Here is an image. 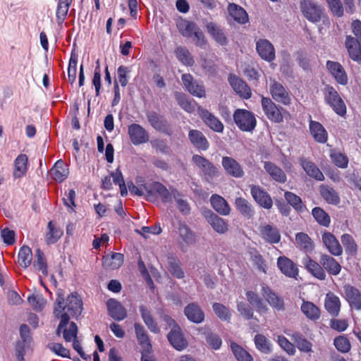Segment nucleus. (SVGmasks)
Returning <instances> with one entry per match:
<instances>
[{
    "mask_svg": "<svg viewBox=\"0 0 361 361\" xmlns=\"http://www.w3.org/2000/svg\"><path fill=\"white\" fill-rule=\"evenodd\" d=\"M228 80L234 91L241 97L246 99L251 97L252 92L250 88L242 79L231 75Z\"/></svg>",
    "mask_w": 361,
    "mask_h": 361,
    "instance_id": "25",
    "label": "nucleus"
},
{
    "mask_svg": "<svg viewBox=\"0 0 361 361\" xmlns=\"http://www.w3.org/2000/svg\"><path fill=\"white\" fill-rule=\"evenodd\" d=\"M63 333V337L66 342H71L76 338L78 327L75 322H71L66 324L61 331Z\"/></svg>",
    "mask_w": 361,
    "mask_h": 361,
    "instance_id": "57",
    "label": "nucleus"
},
{
    "mask_svg": "<svg viewBox=\"0 0 361 361\" xmlns=\"http://www.w3.org/2000/svg\"><path fill=\"white\" fill-rule=\"evenodd\" d=\"M184 314L192 322L200 324L204 319V314L200 307L194 302L188 305L184 309Z\"/></svg>",
    "mask_w": 361,
    "mask_h": 361,
    "instance_id": "29",
    "label": "nucleus"
},
{
    "mask_svg": "<svg viewBox=\"0 0 361 361\" xmlns=\"http://www.w3.org/2000/svg\"><path fill=\"white\" fill-rule=\"evenodd\" d=\"M28 158L26 154H20L14 160L13 176L20 178L25 175L27 171Z\"/></svg>",
    "mask_w": 361,
    "mask_h": 361,
    "instance_id": "40",
    "label": "nucleus"
},
{
    "mask_svg": "<svg viewBox=\"0 0 361 361\" xmlns=\"http://www.w3.org/2000/svg\"><path fill=\"white\" fill-rule=\"evenodd\" d=\"M319 192L322 198L329 204L337 205L340 202L338 193L329 185H322Z\"/></svg>",
    "mask_w": 361,
    "mask_h": 361,
    "instance_id": "41",
    "label": "nucleus"
},
{
    "mask_svg": "<svg viewBox=\"0 0 361 361\" xmlns=\"http://www.w3.org/2000/svg\"><path fill=\"white\" fill-rule=\"evenodd\" d=\"M178 233L180 238L188 245L193 244L195 242V237L185 224H180L178 228Z\"/></svg>",
    "mask_w": 361,
    "mask_h": 361,
    "instance_id": "58",
    "label": "nucleus"
},
{
    "mask_svg": "<svg viewBox=\"0 0 361 361\" xmlns=\"http://www.w3.org/2000/svg\"><path fill=\"white\" fill-rule=\"evenodd\" d=\"M255 344L257 350L264 354L270 353L271 345L267 338L262 334H257L255 337Z\"/></svg>",
    "mask_w": 361,
    "mask_h": 361,
    "instance_id": "55",
    "label": "nucleus"
},
{
    "mask_svg": "<svg viewBox=\"0 0 361 361\" xmlns=\"http://www.w3.org/2000/svg\"><path fill=\"white\" fill-rule=\"evenodd\" d=\"M297 245L306 252H310L314 248L313 242L307 234L305 233H298L295 235Z\"/></svg>",
    "mask_w": 361,
    "mask_h": 361,
    "instance_id": "51",
    "label": "nucleus"
},
{
    "mask_svg": "<svg viewBox=\"0 0 361 361\" xmlns=\"http://www.w3.org/2000/svg\"><path fill=\"white\" fill-rule=\"evenodd\" d=\"M73 0H59L56 11L58 26L62 28Z\"/></svg>",
    "mask_w": 361,
    "mask_h": 361,
    "instance_id": "39",
    "label": "nucleus"
},
{
    "mask_svg": "<svg viewBox=\"0 0 361 361\" xmlns=\"http://www.w3.org/2000/svg\"><path fill=\"white\" fill-rule=\"evenodd\" d=\"M322 242L328 251L334 256H340L343 253V249L336 238L329 232L322 234Z\"/></svg>",
    "mask_w": 361,
    "mask_h": 361,
    "instance_id": "24",
    "label": "nucleus"
},
{
    "mask_svg": "<svg viewBox=\"0 0 361 361\" xmlns=\"http://www.w3.org/2000/svg\"><path fill=\"white\" fill-rule=\"evenodd\" d=\"M207 32L214 40L221 46L228 43V39L221 27L215 23L210 22L206 25Z\"/></svg>",
    "mask_w": 361,
    "mask_h": 361,
    "instance_id": "30",
    "label": "nucleus"
},
{
    "mask_svg": "<svg viewBox=\"0 0 361 361\" xmlns=\"http://www.w3.org/2000/svg\"><path fill=\"white\" fill-rule=\"evenodd\" d=\"M123 255L114 252L111 255H106L103 258V266L110 269H116L123 263Z\"/></svg>",
    "mask_w": 361,
    "mask_h": 361,
    "instance_id": "46",
    "label": "nucleus"
},
{
    "mask_svg": "<svg viewBox=\"0 0 361 361\" xmlns=\"http://www.w3.org/2000/svg\"><path fill=\"white\" fill-rule=\"evenodd\" d=\"M324 271L330 275L337 276L341 271V264L331 256L323 254L319 259Z\"/></svg>",
    "mask_w": 361,
    "mask_h": 361,
    "instance_id": "27",
    "label": "nucleus"
},
{
    "mask_svg": "<svg viewBox=\"0 0 361 361\" xmlns=\"http://www.w3.org/2000/svg\"><path fill=\"white\" fill-rule=\"evenodd\" d=\"M345 298L350 307L361 310V292L354 286H344Z\"/></svg>",
    "mask_w": 361,
    "mask_h": 361,
    "instance_id": "20",
    "label": "nucleus"
},
{
    "mask_svg": "<svg viewBox=\"0 0 361 361\" xmlns=\"http://www.w3.org/2000/svg\"><path fill=\"white\" fill-rule=\"evenodd\" d=\"M175 53L177 59L183 65L192 66L194 64V59L187 48L184 47H178L176 48Z\"/></svg>",
    "mask_w": 361,
    "mask_h": 361,
    "instance_id": "53",
    "label": "nucleus"
},
{
    "mask_svg": "<svg viewBox=\"0 0 361 361\" xmlns=\"http://www.w3.org/2000/svg\"><path fill=\"white\" fill-rule=\"evenodd\" d=\"M300 164L306 173L317 180L322 181L324 180V176L317 166L312 161L305 159H300Z\"/></svg>",
    "mask_w": 361,
    "mask_h": 361,
    "instance_id": "33",
    "label": "nucleus"
},
{
    "mask_svg": "<svg viewBox=\"0 0 361 361\" xmlns=\"http://www.w3.org/2000/svg\"><path fill=\"white\" fill-rule=\"evenodd\" d=\"M261 237L270 244L278 243L281 240V234L277 228L269 225H262L259 228Z\"/></svg>",
    "mask_w": 361,
    "mask_h": 361,
    "instance_id": "22",
    "label": "nucleus"
},
{
    "mask_svg": "<svg viewBox=\"0 0 361 361\" xmlns=\"http://www.w3.org/2000/svg\"><path fill=\"white\" fill-rule=\"evenodd\" d=\"M192 162L200 170L201 176L209 183L219 176L218 168L203 156L194 154Z\"/></svg>",
    "mask_w": 361,
    "mask_h": 361,
    "instance_id": "3",
    "label": "nucleus"
},
{
    "mask_svg": "<svg viewBox=\"0 0 361 361\" xmlns=\"http://www.w3.org/2000/svg\"><path fill=\"white\" fill-rule=\"evenodd\" d=\"M264 169L275 181L280 183H284L287 180V176L285 172L274 163L271 161H264Z\"/></svg>",
    "mask_w": 361,
    "mask_h": 361,
    "instance_id": "32",
    "label": "nucleus"
},
{
    "mask_svg": "<svg viewBox=\"0 0 361 361\" xmlns=\"http://www.w3.org/2000/svg\"><path fill=\"white\" fill-rule=\"evenodd\" d=\"M176 25L180 33L186 37H192L193 32L197 27L195 23L185 19L178 20Z\"/></svg>",
    "mask_w": 361,
    "mask_h": 361,
    "instance_id": "47",
    "label": "nucleus"
},
{
    "mask_svg": "<svg viewBox=\"0 0 361 361\" xmlns=\"http://www.w3.org/2000/svg\"><path fill=\"white\" fill-rule=\"evenodd\" d=\"M334 344L336 348L341 353H348L350 350V343L344 336H339L334 338Z\"/></svg>",
    "mask_w": 361,
    "mask_h": 361,
    "instance_id": "63",
    "label": "nucleus"
},
{
    "mask_svg": "<svg viewBox=\"0 0 361 361\" xmlns=\"http://www.w3.org/2000/svg\"><path fill=\"white\" fill-rule=\"evenodd\" d=\"M128 133L134 145H139L149 141V134L140 125L133 123L128 126Z\"/></svg>",
    "mask_w": 361,
    "mask_h": 361,
    "instance_id": "12",
    "label": "nucleus"
},
{
    "mask_svg": "<svg viewBox=\"0 0 361 361\" xmlns=\"http://www.w3.org/2000/svg\"><path fill=\"white\" fill-rule=\"evenodd\" d=\"M49 231L47 233V242L48 244L56 243L62 235V232L56 228L51 221L48 224Z\"/></svg>",
    "mask_w": 361,
    "mask_h": 361,
    "instance_id": "64",
    "label": "nucleus"
},
{
    "mask_svg": "<svg viewBox=\"0 0 361 361\" xmlns=\"http://www.w3.org/2000/svg\"><path fill=\"white\" fill-rule=\"evenodd\" d=\"M148 122L156 130L164 131L167 126V121L164 117L155 111H148L146 114Z\"/></svg>",
    "mask_w": 361,
    "mask_h": 361,
    "instance_id": "42",
    "label": "nucleus"
},
{
    "mask_svg": "<svg viewBox=\"0 0 361 361\" xmlns=\"http://www.w3.org/2000/svg\"><path fill=\"white\" fill-rule=\"evenodd\" d=\"M233 117L236 126L243 131L252 132L256 127L255 116L248 110L238 109L234 111Z\"/></svg>",
    "mask_w": 361,
    "mask_h": 361,
    "instance_id": "5",
    "label": "nucleus"
},
{
    "mask_svg": "<svg viewBox=\"0 0 361 361\" xmlns=\"http://www.w3.org/2000/svg\"><path fill=\"white\" fill-rule=\"evenodd\" d=\"M277 266L280 271L289 278L295 279L298 275V269L296 264L285 256L277 259Z\"/></svg>",
    "mask_w": 361,
    "mask_h": 361,
    "instance_id": "21",
    "label": "nucleus"
},
{
    "mask_svg": "<svg viewBox=\"0 0 361 361\" xmlns=\"http://www.w3.org/2000/svg\"><path fill=\"white\" fill-rule=\"evenodd\" d=\"M181 80L185 88L193 96L199 98H203L206 96V91L202 83L194 80L190 74H183Z\"/></svg>",
    "mask_w": 361,
    "mask_h": 361,
    "instance_id": "9",
    "label": "nucleus"
},
{
    "mask_svg": "<svg viewBox=\"0 0 361 361\" xmlns=\"http://www.w3.org/2000/svg\"><path fill=\"white\" fill-rule=\"evenodd\" d=\"M341 302L340 298L334 293H326L324 299V308L333 317H337L341 312Z\"/></svg>",
    "mask_w": 361,
    "mask_h": 361,
    "instance_id": "23",
    "label": "nucleus"
},
{
    "mask_svg": "<svg viewBox=\"0 0 361 361\" xmlns=\"http://www.w3.org/2000/svg\"><path fill=\"white\" fill-rule=\"evenodd\" d=\"M300 8L303 16L310 22H319L324 13V8L312 0H301Z\"/></svg>",
    "mask_w": 361,
    "mask_h": 361,
    "instance_id": "4",
    "label": "nucleus"
},
{
    "mask_svg": "<svg viewBox=\"0 0 361 361\" xmlns=\"http://www.w3.org/2000/svg\"><path fill=\"white\" fill-rule=\"evenodd\" d=\"M341 243L345 247L346 252L352 255H355L357 251V245L353 238L348 233H345L341 236Z\"/></svg>",
    "mask_w": 361,
    "mask_h": 361,
    "instance_id": "60",
    "label": "nucleus"
},
{
    "mask_svg": "<svg viewBox=\"0 0 361 361\" xmlns=\"http://www.w3.org/2000/svg\"><path fill=\"white\" fill-rule=\"evenodd\" d=\"M32 259V253L31 249L28 246H23L18 252V262L19 264L23 267H28Z\"/></svg>",
    "mask_w": 361,
    "mask_h": 361,
    "instance_id": "52",
    "label": "nucleus"
},
{
    "mask_svg": "<svg viewBox=\"0 0 361 361\" xmlns=\"http://www.w3.org/2000/svg\"><path fill=\"white\" fill-rule=\"evenodd\" d=\"M312 214L316 221L321 226L329 227L331 223L329 215L322 208L314 207L312 210Z\"/></svg>",
    "mask_w": 361,
    "mask_h": 361,
    "instance_id": "49",
    "label": "nucleus"
},
{
    "mask_svg": "<svg viewBox=\"0 0 361 361\" xmlns=\"http://www.w3.org/2000/svg\"><path fill=\"white\" fill-rule=\"evenodd\" d=\"M235 206L240 214L247 219H252L255 214L252 204L243 197H237L235 200Z\"/></svg>",
    "mask_w": 361,
    "mask_h": 361,
    "instance_id": "35",
    "label": "nucleus"
},
{
    "mask_svg": "<svg viewBox=\"0 0 361 361\" xmlns=\"http://www.w3.org/2000/svg\"><path fill=\"white\" fill-rule=\"evenodd\" d=\"M188 138L192 145L198 149L206 151L209 147V143L204 134L198 130H190Z\"/></svg>",
    "mask_w": 361,
    "mask_h": 361,
    "instance_id": "31",
    "label": "nucleus"
},
{
    "mask_svg": "<svg viewBox=\"0 0 361 361\" xmlns=\"http://www.w3.org/2000/svg\"><path fill=\"white\" fill-rule=\"evenodd\" d=\"M231 348L238 361H254L252 357L238 344L231 343Z\"/></svg>",
    "mask_w": 361,
    "mask_h": 361,
    "instance_id": "56",
    "label": "nucleus"
},
{
    "mask_svg": "<svg viewBox=\"0 0 361 361\" xmlns=\"http://www.w3.org/2000/svg\"><path fill=\"white\" fill-rule=\"evenodd\" d=\"M246 297L249 303L254 306L260 314H266L269 311L267 305L263 300L255 292L249 290L246 292Z\"/></svg>",
    "mask_w": 361,
    "mask_h": 361,
    "instance_id": "44",
    "label": "nucleus"
},
{
    "mask_svg": "<svg viewBox=\"0 0 361 361\" xmlns=\"http://www.w3.org/2000/svg\"><path fill=\"white\" fill-rule=\"evenodd\" d=\"M250 193L255 201L262 207L269 209L273 201L270 195L259 185H250Z\"/></svg>",
    "mask_w": 361,
    "mask_h": 361,
    "instance_id": "13",
    "label": "nucleus"
},
{
    "mask_svg": "<svg viewBox=\"0 0 361 361\" xmlns=\"http://www.w3.org/2000/svg\"><path fill=\"white\" fill-rule=\"evenodd\" d=\"M361 43L358 42L354 37L347 35L345 38V45L348 50V54L352 60L360 62L361 61Z\"/></svg>",
    "mask_w": 361,
    "mask_h": 361,
    "instance_id": "28",
    "label": "nucleus"
},
{
    "mask_svg": "<svg viewBox=\"0 0 361 361\" xmlns=\"http://www.w3.org/2000/svg\"><path fill=\"white\" fill-rule=\"evenodd\" d=\"M256 49L260 57L268 62L275 59V49L273 44L267 39H260L256 43Z\"/></svg>",
    "mask_w": 361,
    "mask_h": 361,
    "instance_id": "16",
    "label": "nucleus"
},
{
    "mask_svg": "<svg viewBox=\"0 0 361 361\" xmlns=\"http://www.w3.org/2000/svg\"><path fill=\"white\" fill-rule=\"evenodd\" d=\"M169 271L177 279H183L185 276L183 270L180 266L179 261L171 258L169 261L168 264Z\"/></svg>",
    "mask_w": 361,
    "mask_h": 361,
    "instance_id": "61",
    "label": "nucleus"
},
{
    "mask_svg": "<svg viewBox=\"0 0 361 361\" xmlns=\"http://www.w3.org/2000/svg\"><path fill=\"white\" fill-rule=\"evenodd\" d=\"M309 128L312 136L316 142L323 144L326 142L328 133L319 122L310 120Z\"/></svg>",
    "mask_w": 361,
    "mask_h": 361,
    "instance_id": "34",
    "label": "nucleus"
},
{
    "mask_svg": "<svg viewBox=\"0 0 361 361\" xmlns=\"http://www.w3.org/2000/svg\"><path fill=\"white\" fill-rule=\"evenodd\" d=\"M262 109L267 117L273 122L281 123L283 121V116L280 109L272 102L270 98H262Z\"/></svg>",
    "mask_w": 361,
    "mask_h": 361,
    "instance_id": "11",
    "label": "nucleus"
},
{
    "mask_svg": "<svg viewBox=\"0 0 361 361\" xmlns=\"http://www.w3.org/2000/svg\"><path fill=\"white\" fill-rule=\"evenodd\" d=\"M221 164L226 173L234 178H242L245 174L241 165L231 157H224Z\"/></svg>",
    "mask_w": 361,
    "mask_h": 361,
    "instance_id": "17",
    "label": "nucleus"
},
{
    "mask_svg": "<svg viewBox=\"0 0 361 361\" xmlns=\"http://www.w3.org/2000/svg\"><path fill=\"white\" fill-rule=\"evenodd\" d=\"M215 314L223 321H228L231 319V314L228 307L218 302H214L212 305Z\"/></svg>",
    "mask_w": 361,
    "mask_h": 361,
    "instance_id": "59",
    "label": "nucleus"
},
{
    "mask_svg": "<svg viewBox=\"0 0 361 361\" xmlns=\"http://www.w3.org/2000/svg\"><path fill=\"white\" fill-rule=\"evenodd\" d=\"M175 98L178 104L185 111L193 113L195 111V102L194 100H190L183 93L176 92L175 93Z\"/></svg>",
    "mask_w": 361,
    "mask_h": 361,
    "instance_id": "48",
    "label": "nucleus"
},
{
    "mask_svg": "<svg viewBox=\"0 0 361 361\" xmlns=\"http://www.w3.org/2000/svg\"><path fill=\"white\" fill-rule=\"evenodd\" d=\"M167 338L172 346L178 350H183L188 345L178 326H175L171 329V331L168 334Z\"/></svg>",
    "mask_w": 361,
    "mask_h": 361,
    "instance_id": "26",
    "label": "nucleus"
},
{
    "mask_svg": "<svg viewBox=\"0 0 361 361\" xmlns=\"http://www.w3.org/2000/svg\"><path fill=\"white\" fill-rule=\"evenodd\" d=\"M228 11L230 16L240 24H245L248 21V16L245 9L241 6L230 4L228 6Z\"/></svg>",
    "mask_w": 361,
    "mask_h": 361,
    "instance_id": "45",
    "label": "nucleus"
},
{
    "mask_svg": "<svg viewBox=\"0 0 361 361\" xmlns=\"http://www.w3.org/2000/svg\"><path fill=\"white\" fill-rule=\"evenodd\" d=\"M285 199L293 207L298 210L302 211L304 205L300 197L291 192H286L284 194Z\"/></svg>",
    "mask_w": 361,
    "mask_h": 361,
    "instance_id": "62",
    "label": "nucleus"
},
{
    "mask_svg": "<svg viewBox=\"0 0 361 361\" xmlns=\"http://www.w3.org/2000/svg\"><path fill=\"white\" fill-rule=\"evenodd\" d=\"M139 310L142 317V319L148 329L154 334L159 332V328L157 322L154 320L151 310L146 306L141 305L139 307Z\"/></svg>",
    "mask_w": 361,
    "mask_h": 361,
    "instance_id": "38",
    "label": "nucleus"
},
{
    "mask_svg": "<svg viewBox=\"0 0 361 361\" xmlns=\"http://www.w3.org/2000/svg\"><path fill=\"white\" fill-rule=\"evenodd\" d=\"M210 202L213 209L219 214L227 216L231 212V208L226 200L219 195H212Z\"/></svg>",
    "mask_w": 361,
    "mask_h": 361,
    "instance_id": "37",
    "label": "nucleus"
},
{
    "mask_svg": "<svg viewBox=\"0 0 361 361\" xmlns=\"http://www.w3.org/2000/svg\"><path fill=\"white\" fill-rule=\"evenodd\" d=\"M260 293L273 309L277 311H283L285 310L283 299L279 297L268 286L262 284Z\"/></svg>",
    "mask_w": 361,
    "mask_h": 361,
    "instance_id": "8",
    "label": "nucleus"
},
{
    "mask_svg": "<svg viewBox=\"0 0 361 361\" xmlns=\"http://www.w3.org/2000/svg\"><path fill=\"white\" fill-rule=\"evenodd\" d=\"M324 97L326 104L338 115L343 116L346 113V106L336 89L326 85L324 89Z\"/></svg>",
    "mask_w": 361,
    "mask_h": 361,
    "instance_id": "6",
    "label": "nucleus"
},
{
    "mask_svg": "<svg viewBox=\"0 0 361 361\" xmlns=\"http://www.w3.org/2000/svg\"><path fill=\"white\" fill-rule=\"evenodd\" d=\"M106 307L109 316L116 321L123 320L127 317V310L121 302L111 298L106 302Z\"/></svg>",
    "mask_w": 361,
    "mask_h": 361,
    "instance_id": "18",
    "label": "nucleus"
},
{
    "mask_svg": "<svg viewBox=\"0 0 361 361\" xmlns=\"http://www.w3.org/2000/svg\"><path fill=\"white\" fill-rule=\"evenodd\" d=\"M68 175L67 166L62 160L57 161L51 170V176L57 182L63 181Z\"/></svg>",
    "mask_w": 361,
    "mask_h": 361,
    "instance_id": "43",
    "label": "nucleus"
},
{
    "mask_svg": "<svg viewBox=\"0 0 361 361\" xmlns=\"http://www.w3.org/2000/svg\"><path fill=\"white\" fill-rule=\"evenodd\" d=\"M197 113L204 122L211 130L216 133H222L224 129L222 122L208 110L198 106Z\"/></svg>",
    "mask_w": 361,
    "mask_h": 361,
    "instance_id": "7",
    "label": "nucleus"
},
{
    "mask_svg": "<svg viewBox=\"0 0 361 361\" xmlns=\"http://www.w3.org/2000/svg\"><path fill=\"white\" fill-rule=\"evenodd\" d=\"M144 189L146 192V200L151 202H156L160 199L164 203H169L172 202L173 195L178 194L176 189L171 188L168 190L159 182L145 185Z\"/></svg>",
    "mask_w": 361,
    "mask_h": 361,
    "instance_id": "2",
    "label": "nucleus"
},
{
    "mask_svg": "<svg viewBox=\"0 0 361 361\" xmlns=\"http://www.w3.org/2000/svg\"><path fill=\"white\" fill-rule=\"evenodd\" d=\"M33 267L35 270L40 271L44 276L48 274L47 264L44 255L39 249L36 250L35 259L33 262Z\"/></svg>",
    "mask_w": 361,
    "mask_h": 361,
    "instance_id": "50",
    "label": "nucleus"
},
{
    "mask_svg": "<svg viewBox=\"0 0 361 361\" xmlns=\"http://www.w3.org/2000/svg\"><path fill=\"white\" fill-rule=\"evenodd\" d=\"M134 326L136 337L139 344L144 347H147V348H151L152 345L150 343V341L149 339L145 327L139 323H135Z\"/></svg>",
    "mask_w": 361,
    "mask_h": 361,
    "instance_id": "54",
    "label": "nucleus"
},
{
    "mask_svg": "<svg viewBox=\"0 0 361 361\" xmlns=\"http://www.w3.org/2000/svg\"><path fill=\"white\" fill-rule=\"evenodd\" d=\"M56 303V306L54 307V313L56 317L61 319L56 329V334L60 336L61 329L68 324L70 315L78 317L81 314L82 303L76 293L69 295L66 302L63 294L58 293Z\"/></svg>",
    "mask_w": 361,
    "mask_h": 361,
    "instance_id": "1",
    "label": "nucleus"
},
{
    "mask_svg": "<svg viewBox=\"0 0 361 361\" xmlns=\"http://www.w3.org/2000/svg\"><path fill=\"white\" fill-rule=\"evenodd\" d=\"M204 215L207 222L216 233L224 234L228 231L227 221L211 210L205 212Z\"/></svg>",
    "mask_w": 361,
    "mask_h": 361,
    "instance_id": "15",
    "label": "nucleus"
},
{
    "mask_svg": "<svg viewBox=\"0 0 361 361\" xmlns=\"http://www.w3.org/2000/svg\"><path fill=\"white\" fill-rule=\"evenodd\" d=\"M300 310L304 315L311 321L316 322L321 317V310L312 302L303 300Z\"/></svg>",
    "mask_w": 361,
    "mask_h": 361,
    "instance_id": "36",
    "label": "nucleus"
},
{
    "mask_svg": "<svg viewBox=\"0 0 361 361\" xmlns=\"http://www.w3.org/2000/svg\"><path fill=\"white\" fill-rule=\"evenodd\" d=\"M270 92L273 99L277 102L284 105L290 104L291 98L289 93L280 82L274 81L270 85Z\"/></svg>",
    "mask_w": 361,
    "mask_h": 361,
    "instance_id": "14",
    "label": "nucleus"
},
{
    "mask_svg": "<svg viewBox=\"0 0 361 361\" xmlns=\"http://www.w3.org/2000/svg\"><path fill=\"white\" fill-rule=\"evenodd\" d=\"M305 268L315 278L323 281L326 279V274L322 265L316 261L312 259L306 255L302 260Z\"/></svg>",
    "mask_w": 361,
    "mask_h": 361,
    "instance_id": "19",
    "label": "nucleus"
},
{
    "mask_svg": "<svg viewBox=\"0 0 361 361\" xmlns=\"http://www.w3.org/2000/svg\"><path fill=\"white\" fill-rule=\"evenodd\" d=\"M326 69L334 80L341 85H346L348 82L347 73L343 66L333 61H327L326 63Z\"/></svg>",
    "mask_w": 361,
    "mask_h": 361,
    "instance_id": "10",
    "label": "nucleus"
}]
</instances>
